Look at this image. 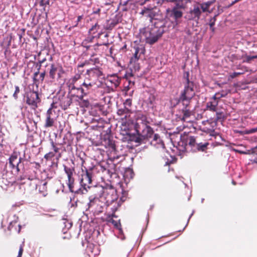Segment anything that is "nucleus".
Here are the masks:
<instances>
[{
    "label": "nucleus",
    "mask_w": 257,
    "mask_h": 257,
    "mask_svg": "<svg viewBox=\"0 0 257 257\" xmlns=\"http://www.w3.org/2000/svg\"><path fill=\"white\" fill-rule=\"evenodd\" d=\"M189 72H186L184 75L185 80L184 88L181 91L179 98V102L182 105V108L179 109V112L180 113L181 119L183 121H185L190 118L193 114L191 101L195 93L194 89V82L189 80Z\"/></svg>",
    "instance_id": "obj_1"
},
{
    "label": "nucleus",
    "mask_w": 257,
    "mask_h": 257,
    "mask_svg": "<svg viewBox=\"0 0 257 257\" xmlns=\"http://www.w3.org/2000/svg\"><path fill=\"white\" fill-rule=\"evenodd\" d=\"M92 192L95 193V195L100 196L101 202L100 208H103L104 206L110 207L112 212H115L120 204L117 201L118 196L116 189L110 186L103 188L101 186L96 187L93 188Z\"/></svg>",
    "instance_id": "obj_2"
},
{
    "label": "nucleus",
    "mask_w": 257,
    "mask_h": 257,
    "mask_svg": "<svg viewBox=\"0 0 257 257\" xmlns=\"http://www.w3.org/2000/svg\"><path fill=\"white\" fill-rule=\"evenodd\" d=\"M104 77L101 68L95 67L87 69L84 74L83 83L91 91L94 86L98 87L101 84L100 78Z\"/></svg>",
    "instance_id": "obj_3"
},
{
    "label": "nucleus",
    "mask_w": 257,
    "mask_h": 257,
    "mask_svg": "<svg viewBox=\"0 0 257 257\" xmlns=\"http://www.w3.org/2000/svg\"><path fill=\"white\" fill-rule=\"evenodd\" d=\"M154 27L151 31L149 28H144L140 33L141 37H144L146 42L151 45L156 43L165 32L163 29L164 23L163 22H155Z\"/></svg>",
    "instance_id": "obj_4"
},
{
    "label": "nucleus",
    "mask_w": 257,
    "mask_h": 257,
    "mask_svg": "<svg viewBox=\"0 0 257 257\" xmlns=\"http://www.w3.org/2000/svg\"><path fill=\"white\" fill-rule=\"evenodd\" d=\"M137 130L138 136L134 138V141L139 144L145 143L147 140L152 138L154 134L153 128L148 125H142L138 127Z\"/></svg>",
    "instance_id": "obj_5"
},
{
    "label": "nucleus",
    "mask_w": 257,
    "mask_h": 257,
    "mask_svg": "<svg viewBox=\"0 0 257 257\" xmlns=\"http://www.w3.org/2000/svg\"><path fill=\"white\" fill-rule=\"evenodd\" d=\"M67 86L71 96L76 97L78 99H82L91 91L87 86H84L83 83L78 87H76L73 84H68Z\"/></svg>",
    "instance_id": "obj_6"
},
{
    "label": "nucleus",
    "mask_w": 257,
    "mask_h": 257,
    "mask_svg": "<svg viewBox=\"0 0 257 257\" xmlns=\"http://www.w3.org/2000/svg\"><path fill=\"white\" fill-rule=\"evenodd\" d=\"M80 160L81 161V165L85 169V172H84V169H82L83 173L81 175L80 184L83 189L87 191L86 188H89V185L92 183V169L91 168L87 169L84 166L85 160L82 158H80Z\"/></svg>",
    "instance_id": "obj_7"
},
{
    "label": "nucleus",
    "mask_w": 257,
    "mask_h": 257,
    "mask_svg": "<svg viewBox=\"0 0 257 257\" xmlns=\"http://www.w3.org/2000/svg\"><path fill=\"white\" fill-rule=\"evenodd\" d=\"M64 170L67 175V180H66V184L67 185L69 190L71 192L78 193L79 190H75V179L73 177L74 174V168L68 167L64 165Z\"/></svg>",
    "instance_id": "obj_8"
},
{
    "label": "nucleus",
    "mask_w": 257,
    "mask_h": 257,
    "mask_svg": "<svg viewBox=\"0 0 257 257\" xmlns=\"http://www.w3.org/2000/svg\"><path fill=\"white\" fill-rule=\"evenodd\" d=\"M41 99L37 92L33 91L27 94L26 102L32 109H36L38 107V104L39 103Z\"/></svg>",
    "instance_id": "obj_9"
},
{
    "label": "nucleus",
    "mask_w": 257,
    "mask_h": 257,
    "mask_svg": "<svg viewBox=\"0 0 257 257\" xmlns=\"http://www.w3.org/2000/svg\"><path fill=\"white\" fill-rule=\"evenodd\" d=\"M226 94H220L216 93L210 99V100L207 102L205 110H210L213 112H216L217 105L220 98L225 97Z\"/></svg>",
    "instance_id": "obj_10"
},
{
    "label": "nucleus",
    "mask_w": 257,
    "mask_h": 257,
    "mask_svg": "<svg viewBox=\"0 0 257 257\" xmlns=\"http://www.w3.org/2000/svg\"><path fill=\"white\" fill-rule=\"evenodd\" d=\"M64 73L65 71L61 65L55 63L50 65L49 75L51 79L54 80L56 78V75L58 78H60Z\"/></svg>",
    "instance_id": "obj_11"
},
{
    "label": "nucleus",
    "mask_w": 257,
    "mask_h": 257,
    "mask_svg": "<svg viewBox=\"0 0 257 257\" xmlns=\"http://www.w3.org/2000/svg\"><path fill=\"white\" fill-rule=\"evenodd\" d=\"M56 120L55 114L53 113V111H51V109H48L45 114L44 127L49 128L53 126Z\"/></svg>",
    "instance_id": "obj_12"
},
{
    "label": "nucleus",
    "mask_w": 257,
    "mask_h": 257,
    "mask_svg": "<svg viewBox=\"0 0 257 257\" xmlns=\"http://www.w3.org/2000/svg\"><path fill=\"white\" fill-rule=\"evenodd\" d=\"M121 79V77H118L117 74H113L107 76L106 83L109 87L116 88L119 86Z\"/></svg>",
    "instance_id": "obj_13"
},
{
    "label": "nucleus",
    "mask_w": 257,
    "mask_h": 257,
    "mask_svg": "<svg viewBox=\"0 0 257 257\" xmlns=\"http://www.w3.org/2000/svg\"><path fill=\"white\" fill-rule=\"evenodd\" d=\"M156 9V7H144L141 14L150 18V22L153 23V20H156L155 18L157 15V13L155 11Z\"/></svg>",
    "instance_id": "obj_14"
},
{
    "label": "nucleus",
    "mask_w": 257,
    "mask_h": 257,
    "mask_svg": "<svg viewBox=\"0 0 257 257\" xmlns=\"http://www.w3.org/2000/svg\"><path fill=\"white\" fill-rule=\"evenodd\" d=\"M84 66H80V64H78L77 66V69L75 70V75L71 77L67 82V84H73L75 85L76 82L79 80L81 77V75H82L84 70H82L81 68H82Z\"/></svg>",
    "instance_id": "obj_15"
},
{
    "label": "nucleus",
    "mask_w": 257,
    "mask_h": 257,
    "mask_svg": "<svg viewBox=\"0 0 257 257\" xmlns=\"http://www.w3.org/2000/svg\"><path fill=\"white\" fill-rule=\"evenodd\" d=\"M201 11L198 6H194L193 10L190 11L188 14V19L190 20L198 21L201 14Z\"/></svg>",
    "instance_id": "obj_16"
},
{
    "label": "nucleus",
    "mask_w": 257,
    "mask_h": 257,
    "mask_svg": "<svg viewBox=\"0 0 257 257\" xmlns=\"http://www.w3.org/2000/svg\"><path fill=\"white\" fill-rule=\"evenodd\" d=\"M22 160V158L20 157L18 158L16 155H13L9 159L10 165L12 169H16L17 172L20 171L19 166Z\"/></svg>",
    "instance_id": "obj_17"
},
{
    "label": "nucleus",
    "mask_w": 257,
    "mask_h": 257,
    "mask_svg": "<svg viewBox=\"0 0 257 257\" xmlns=\"http://www.w3.org/2000/svg\"><path fill=\"white\" fill-rule=\"evenodd\" d=\"M93 193V195L90 196L89 198V202L88 203V206L89 207H95L96 206L97 207H99L98 209H101L100 208V198L99 196H97L95 195V193Z\"/></svg>",
    "instance_id": "obj_18"
},
{
    "label": "nucleus",
    "mask_w": 257,
    "mask_h": 257,
    "mask_svg": "<svg viewBox=\"0 0 257 257\" xmlns=\"http://www.w3.org/2000/svg\"><path fill=\"white\" fill-rule=\"evenodd\" d=\"M179 7H174L171 11L170 17L175 20L176 24L179 23L178 20L182 17L183 12L179 10Z\"/></svg>",
    "instance_id": "obj_19"
},
{
    "label": "nucleus",
    "mask_w": 257,
    "mask_h": 257,
    "mask_svg": "<svg viewBox=\"0 0 257 257\" xmlns=\"http://www.w3.org/2000/svg\"><path fill=\"white\" fill-rule=\"evenodd\" d=\"M135 53L134 56L130 59V63H135L140 58L141 55L143 54L145 52V49L143 47L135 46L134 47Z\"/></svg>",
    "instance_id": "obj_20"
},
{
    "label": "nucleus",
    "mask_w": 257,
    "mask_h": 257,
    "mask_svg": "<svg viewBox=\"0 0 257 257\" xmlns=\"http://www.w3.org/2000/svg\"><path fill=\"white\" fill-rule=\"evenodd\" d=\"M59 99L60 101V105L64 110L67 109L72 103V99L68 96H65L64 95H62L61 97L60 96Z\"/></svg>",
    "instance_id": "obj_21"
},
{
    "label": "nucleus",
    "mask_w": 257,
    "mask_h": 257,
    "mask_svg": "<svg viewBox=\"0 0 257 257\" xmlns=\"http://www.w3.org/2000/svg\"><path fill=\"white\" fill-rule=\"evenodd\" d=\"M149 122L147 120V117L146 115L143 114H140L138 115L137 119V122L135 125L136 130H138V127H141L142 125H148Z\"/></svg>",
    "instance_id": "obj_22"
},
{
    "label": "nucleus",
    "mask_w": 257,
    "mask_h": 257,
    "mask_svg": "<svg viewBox=\"0 0 257 257\" xmlns=\"http://www.w3.org/2000/svg\"><path fill=\"white\" fill-rule=\"evenodd\" d=\"M199 136H188L186 138V145L189 146L191 149H195Z\"/></svg>",
    "instance_id": "obj_23"
},
{
    "label": "nucleus",
    "mask_w": 257,
    "mask_h": 257,
    "mask_svg": "<svg viewBox=\"0 0 257 257\" xmlns=\"http://www.w3.org/2000/svg\"><path fill=\"white\" fill-rule=\"evenodd\" d=\"M208 145L209 143L206 141H205L204 142H202L200 137L194 150L198 151H205L207 149Z\"/></svg>",
    "instance_id": "obj_24"
},
{
    "label": "nucleus",
    "mask_w": 257,
    "mask_h": 257,
    "mask_svg": "<svg viewBox=\"0 0 257 257\" xmlns=\"http://www.w3.org/2000/svg\"><path fill=\"white\" fill-rule=\"evenodd\" d=\"M99 63V58L98 57H95L94 55H92L91 58L85 61L84 62L80 64V66H85L86 65H94L96 64H98Z\"/></svg>",
    "instance_id": "obj_25"
},
{
    "label": "nucleus",
    "mask_w": 257,
    "mask_h": 257,
    "mask_svg": "<svg viewBox=\"0 0 257 257\" xmlns=\"http://www.w3.org/2000/svg\"><path fill=\"white\" fill-rule=\"evenodd\" d=\"M153 140L151 142V144L152 145L154 146H157V147H162L164 146V144L160 138V137L159 134H153Z\"/></svg>",
    "instance_id": "obj_26"
},
{
    "label": "nucleus",
    "mask_w": 257,
    "mask_h": 257,
    "mask_svg": "<svg viewBox=\"0 0 257 257\" xmlns=\"http://www.w3.org/2000/svg\"><path fill=\"white\" fill-rule=\"evenodd\" d=\"M215 2V0H212L211 1H208L207 2L199 4L200 9H201L202 12H209L211 13V11H209V7L211 5L214 4Z\"/></svg>",
    "instance_id": "obj_27"
},
{
    "label": "nucleus",
    "mask_w": 257,
    "mask_h": 257,
    "mask_svg": "<svg viewBox=\"0 0 257 257\" xmlns=\"http://www.w3.org/2000/svg\"><path fill=\"white\" fill-rule=\"evenodd\" d=\"M113 217H116V216L115 214V212H112L111 216L109 215L106 218V220L107 222L112 223L115 227L118 228V227L120 225V222L114 220L113 219Z\"/></svg>",
    "instance_id": "obj_28"
},
{
    "label": "nucleus",
    "mask_w": 257,
    "mask_h": 257,
    "mask_svg": "<svg viewBox=\"0 0 257 257\" xmlns=\"http://www.w3.org/2000/svg\"><path fill=\"white\" fill-rule=\"evenodd\" d=\"M191 2V0H176V5L177 7L181 9H185L187 4Z\"/></svg>",
    "instance_id": "obj_29"
},
{
    "label": "nucleus",
    "mask_w": 257,
    "mask_h": 257,
    "mask_svg": "<svg viewBox=\"0 0 257 257\" xmlns=\"http://www.w3.org/2000/svg\"><path fill=\"white\" fill-rule=\"evenodd\" d=\"M215 122H222L225 119V115L222 112H216V117L213 118Z\"/></svg>",
    "instance_id": "obj_30"
},
{
    "label": "nucleus",
    "mask_w": 257,
    "mask_h": 257,
    "mask_svg": "<svg viewBox=\"0 0 257 257\" xmlns=\"http://www.w3.org/2000/svg\"><path fill=\"white\" fill-rule=\"evenodd\" d=\"M118 20H112L110 22L108 21L105 29L107 30H111L116 25L118 24Z\"/></svg>",
    "instance_id": "obj_31"
},
{
    "label": "nucleus",
    "mask_w": 257,
    "mask_h": 257,
    "mask_svg": "<svg viewBox=\"0 0 257 257\" xmlns=\"http://www.w3.org/2000/svg\"><path fill=\"white\" fill-rule=\"evenodd\" d=\"M45 61H46V59L44 58L43 60H40L39 61V67L38 68V70H37V71L35 72L34 74L33 81H34V82H36L38 81V80L37 79L36 77L38 75V74H39L40 69V68H41V67L42 66V64Z\"/></svg>",
    "instance_id": "obj_32"
},
{
    "label": "nucleus",
    "mask_w": 257,
    "mask_h": 257,
    "mask_svg": "<svg viewBox=\"0 0 257 257\" xmlns=\"http://www.w3.org/2000/svg\"><path fill=\"white\" fill-rule=\"evenodd\" d=\"M80 100L79 103V105L81 107H88L90 105V102L87 99H84V98L82 99H78Z\"/></svg>",
    "instance_id": "obj_33"
},
{
    "label": "nucleus",
    "mask_w": 257,
    "mask_h": 257,
    "mask_svg": "<svg viewBox=\"0 0 257 257\" xmlns=\"http://www.w3.org/2000/svg\"><path fill=\"white\" fill-rule=\"evenodd\" d=\"M107 145L108 147L112 151H115V145L114 144V142L113 140L108 139L107 141Z\"/></svg>",
    "instance_id": "obj_34"
},
{
    "label": "nucleus",
    "mask_w": 257,
    "mask_h": 257,
    "mask_svg": "<svg viewBox=\"0 0 257 257\" xmlns=\"http://www.w3.org/2000/svg\"><path fill=\"white\" fill-rule=\"evenodd\" d=\"M99 29V26L96 23L90 29L89 32L94 34L98 31Z\"/></svg>",
    "instance_id": "obj_35"
},
{
    "label": "nucleus",
    "mask_w": 257,
    "mask_h": 257,
    "mask_svg": "<svg viewBox=\"0 0 257 257\" xmlns=\"http://www.w3.org/2000/svg\"><path fill=\"white\" fill-rule=\"evenodd\" d=\"M15 90L13 95V96L14 97L15 99L17 100L18 98V94L20 92V89L19 86H15Z\"/></svg>",
    "instance_id": "obj_36"
},
{
    "label": "nucleus",
    "mask_w": 257,
    "mask_h": 257,
    "mask_svg": "<svg viewBox=\"0 0 257 257\" xmlns=\"http://www.w3.org/2000/svg\"><path fill=\"white\" fill-rule=\"evenodd\" d=\"M155 96L154 95L150 94L147 101L149 104L152 105L155 102Z\"/></svg>",
    "instance_id": "obj_37"
},
{
    "label": "nucleus",
    "mask_w": 257,
    "mask_h": 257,
    "mask_svg": "<svg viewBox=\"0 0 257 257\" xmlns=\"http://www.w3.org/2000/svg\"><path fill=\"white\" fill-rule=\"evenodd\" d=\"M217 16V15H216L214 16V17L210 19L209 21V26L210 27H212V26H214L215 25V22L216 21V17Z\"/></svg>",
    "instance_id": "obj_38"
},
{
    "label": "nucleus",
    "mask_w": 257,
    "mask_h": 257,
    "mask_svg": "<svg viewBox=\"0 0 257 257\" xmlns=\"http://www.w3.org/2000/svg\"><path fill=\"white\" fill-rule=\"evenodd\" d=\"M55 156V154L53 152L47 153L44 156V158L47 160H50Z\"/></svg>",
    "instance_id": "obj_39"
},
{
    "label": "nucleus",
    "mask_w": 257,
    "mask_h": 257,
    "mask_svg": "<svg viewBox=\"0 0 257 257\" xmlns=\"http://www.w3.org/2000/svg\"><path fill=\"white\" fill-rule=\"evenodd\" d=\"M257 58V55L255 56H245V62L249 63L251 60Z\"/></svg>",
    "instance_id": "obj_40"
},
{
    "label": "nucleus",
    "mask_w": 257,
    "mask_h": 257,
    "mask_svg": "<svg viewBox=\"0 0 257 257\" xmlns=\"http://www.w3.org/2000/svg\"><path fill=\"white\" fill-rule=\"evenodd\" d=\"M129 108L130 107H124V108H123L125 114L124 117L125 118H126L127 116H130V114L131 112V110Z\"/></svg>",
    "instance_id": "obj_41"
},
{
    "label": "nucleus",
    "mask_w": 257,
    "mask_h": 257,
    "mask_svg": "<svg viewBox=\"0 0 257 257\" xmlns=\"http://www.w3.org/2000/svg\"><path fill=\"white\" fill-rule=\"evenodd\" d=\"M50 3V0H41L40 5L42 7H46L47 5H49Z\"/></svg>",
    "instance_id": "obj_42"
},
{
    "label": "nucleus",
    "mask_w": 257,
    "mask_h": 257,
    "mask_svg": "<svg viewBox=\"0 0 257 257\" xmlns=\"http://www.w3.org/2000/svg\"><path fill=\"white\" fill-rule=\"evenodd\" d=\"M124 107H130L132 106V100L131 99H127L124 102Z\"/></svg>",
    "instance_id": "obj_43"
},
{
    "label": "nucleus",
    "mask_w": 257,
    "mask_h": 257,
    "mask_svg": "<svg viewBox=\"0 0 257 257\" xmlns=\"http://www.w3.org/2000/svg\"><path fill=\"white\" fill-rule=\"evenodd\" d=\"M242 74V73L241 72H233L230 74V77L233 79L236 77H237L238 76L240 75V74Z\"/></svg>",
    "instance_id": "obj_44"
},
{
    "label": "nucleus",
    "mask_w": 257,
    "mask_h": 257,
    "mask_svg": "<svg viewBox=\"0 0 257 257\" xmlns=\"http://www.w3.org/2000/svg\"><path fill=\"white\" fill-rule=\"evenodd\" d=\"M51 145H52V147L54 152L55 153L58 152L59 148L55 146V143H54L53 141L51 142Z\"/></svg>",
    "instance_id": "obj_45"
},
{
    "label": "nucleus",
    "mask_w": 257,
    "mask_h": 257,
    "mask_svg": "<svg viewBox=\"0 0 257 257\" xmlns=\"http://www.w3.org/2000/svg\"><path fill=\"white\" fill-rule=\"evenodd\" d=\"M83 15H81V16H79L78 17H77V23L76 25H75V27H77L78 26V24L79 23L81 22V21L83 19Z\"/></svg>",
    "instance_id": "obj_46"
},
{
    "label": "nucleus",
    "mask_w": 257,
    "mask_h": 257,
    "mask_svg": "<svg viewBox=\"0 0 257 257\" xmlns=\"http://www.w3.org/2000/svg\"><path fill=\"white\" fill-rule=\"evenodd\" d=\"M23 250V246L22 245H21L17 257H22Z\"/></svg>",
    "instance_id": "obj_47"
},
{
    "label": "nucleus",
    "mask_w": 257,
    "mask_h": 257,
    "mask_svg": "<svg viewBox=\"0 0 257 257\" xmlns=\"http://www.w3.org/2000/svg\"><path fill=\"white\" fill-rule=\"evenodd\" d=\"M117 113L118 115H125L124 114V111L123 108L122 109H119L117 110Z\"/></svg>",
    "instance_id": "obj_48"
},
{
    "label": "nucleus",
    "mask_w": 257,
    "mask_h": 257,
    "mask_svg": "<svg viewBox=\"0 0 257 257\" xmlns=\"http://www.w3.org/2000/svg\"><path fill=\"white\" fill-rule=\"evenodd\" d=\"M45 75H46L45 71H44L43 72L41 73V74L40 75V79L42 81H43L44 80Z\"/></svg>",
    "instance_id": "obj_49"
},
{
    "label": "nucleus",
    "mask_w": 257,
    "mask_h": 257,
    "mask_svg": "<svg viewBox=\"0 0 257 257\" xmlns=\"http://www.w3.org/2000/svg\"><path fill=\"white\" fill-rule=\"evenodd\" d=\"M233 150L235 152H237L240 154H246V153L244 152V151H240V150H238L237 149H233Z\"/></svg>",
    "instance_id": "obj_50"
},
{
    "label": "nucleus",
    "mask_w": 257,
    "mask_h": 257,
    "mask_svg": "<svg viewBox=\"0 0 257 257\" xmlns=\"http://www.w3.org/2000/svg\"><path fill=\"white\" fill-rule=\"evenodd\" d=\"M102 45L101 44H96L95 45H94L93 47V49H94V50L95 51H97L98 50V47L99 46H101Z\"/></svg>",
    "instance_id": "obj_51"
},
{
    "label": "nucleus",
    "mask_w": 257,
    "mask_h": 257,
    "mask_svg": "<svg viewBox=\"0 0 257 257\" xmlns=\"http://www.w3.org/2000/svg\"><path fill=\"white\" fill-rule=\"evenodd\" d=\"M256 131H257V128H252V129L249 130L248 131L247 133H248V134H251V133H254V132H256Z\"/></svg>",
    "instance_id": "obj_52"
},
{
    "label": "nucleus",
    "mask_w": 257,
    "mask_h": 257,
    "mask_svg": "<svg viewBox=\"0 0 257 257\" xmlns=\"http://www.w3.org/2000/svg\"><path fill=\"white\" fill-rule=\"evenodd\" d=\"M54 107H56V106H55V103L53 102L51 104V107L49 108V109H51V111H53V113H55V111L53 110V108Z\"/></svg>",
    "instance_id": "obj_53"
},
{
    "label": "nucleus",
    "mask_w": 257,
    "mask_h": 257,
    "mask_svg": "<svg viewBox=\"0 0 257 257\" xmlns=\"http://www.w3.org/2000/svg\"><path fill=\"white\" fill-rule=\"evenodd\" d=\"M47 183L46 182H44L43 185H42V188H43V190H46V189H47V187H46V185H47Z\"/></svg>",
    "instance_id": "obj_54"
},
{
    "label": "nucleus",
    "mask_w": 257,
    "mask_h": 257,
    "mask_svg": "<svg viewBox=\"0 0 257 257\" xmlns=\"http://www.w3.org/2000/svg\"><path fill=\"white\" fill-rule=\"evenodd\" d=\"M210 29L211 30V31L214 33V31H215V28H214V26H212V27H210Z\"/></svg>",
    "instance_id": "obj_55"
},
{
    "label": "nucleus",
    "mask_w": 257,
    "mask_h": 257,
    "mask_svg": "<svg viewBox=\"0 0 257 257\" xmlns=\"http://www.w3.org/2000/svg\"><path fill=\"white\" fill-rule=\"evenodd\" d=\"M100 11V10L99 9H97V11L94 12V14H99Z\"/></svg>",
    "instance_id": "obj_56"
},
{
    "label": "nucleus",
    "mask_w": 257,
    "mask_h": 257,
    "mask_svg": "<svg viewBox=\"0 0 257 257\" xmlns=\"http://www.w3.org/2000/svg\"><path fill=\"white\" fill-rule=\"evenodd\" d=\"M240 0H235L234 2H233L232 3V4H231V5H234V4H235L236 3H237V2L239 1Z\"/></svg>",
    "instance_id": "obj_57"
},
{
    "label": "nucleus",
    "mask_w": 257,
    "mask_h": 257,
    "mask_svg": "<svg viewBox=\"0 0 257 257\" xmlns=\"http://www.w3.org/2000/svg\"><path fill=\"white\" fill-rule=\"evenodd\" d=\"M35 1H35V5H36V4H37V1H38V0H35Z\"/></svg>",
    "instance_id": "obj_58"
},
{
    "label": "nucleus",
    "mask_w": 257,
    "mask_h": 257,
    "mask_svg": "<svg viewBox=\"0 0 257 257\" xmlns=\"http://www.w3.org/2000/svg\"><path fill=\"white\" fill-rule=\"evenodd\" d=\"M10 44H11V39H10V41H9V44H8V45H10Z\"/></svg>",
    "instance_id": "obj_59"
},
{
    "label": "nucleus",
    "mask_w": 257,
    "mask_h": 257,
    "mask_svg": "<svg viewBox=\"0 0 257 257\" xmlns=\"http://www.w3.org/2000/svg\"><path fill=\"white\" fill-rule=\"evenodd\" d=\"M19 231H20V229H21V226L20 225H19Z\"/></svg>",
    "instance_id": "obj_60"
},
{
    "label": "nucleus",
    "mask_w": 257,
    "mask_h": 257,
    "mask_svg": "<svg viewBox=\"0 0 257 257\" xmlns=\"http://www.w3.org/2000/svg\"><path fill=\"white\" fill-rule=\"evenodd\" d=\"M188 34H189V35L190 34V33L189 31H188Z\"/></svg>",
    "instance_id": "obj_61"
},
{
    "label": "nucleus",
    "mask_w": 257,
    "mask_h": 257,
    "mask_svg": "<svg viewBox=\"0 0 257 257\" xmlns=\"http://www.w3.org/2000/svg\"><path fill=\"white\" fill-rule=\"evenodd\" d=\"M89 48H90V46H87V47H86L87 49H89Z\"/></svg>",
    "instance_id": "obj_62"
},
{
    "label": "nucleus",
    "mask_w": 257,
    "mask_h": 257,
    "mask_svg": "<svg viewBox=\"0 0 257 257\" xmlns=\"http://www.w3.org/2000/svg\"><path fill=\"white\" fill-rule=\"evenodd\" d=\"M149 0H145V2L148 1Z\"/></svg>",
    "instance_id": "obj_63"
}]
</instances>
